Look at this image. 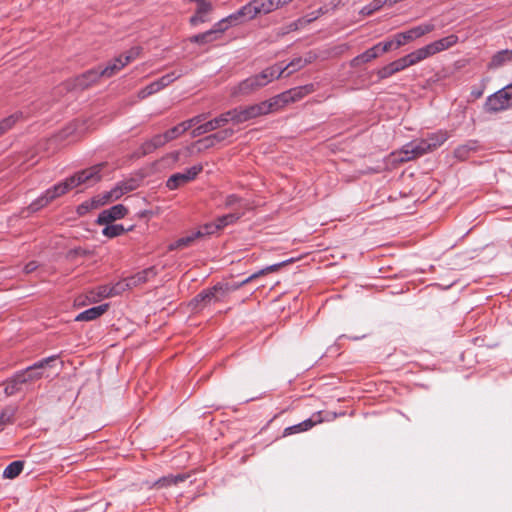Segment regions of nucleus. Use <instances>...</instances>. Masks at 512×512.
<instances>
[{
  "instance_id": "f257e3e1",
  "label": "nucleus",
  "mask_w": 512,
  "mask_h": 512,
  "mask_svg": "<svg viewBox=\"0 0 512 512\" xmlns=\"http://www.w3.org/2000/svg\"><path fill=\"white\" fill-rule=\"evenodd\" d=\"M105 163H99L93 165L87 169L81 170L74 175L66 178L51 188L47 189L40 197L33 201L29 209L33 212L45 207L56 198L66 194L72 188H75L81 184H94L101 180V171L105 167Z\"/></svg>"
},
{
  "instance_id": "f03ea898",
  "label": "nucleus",
  "mask_w": 512,
  "mask_h": 512,
  "mask_svg": "<svg viewBox=\"0 0 512 512\" xmlns=\"http://www.w3.org/2000/svg\"><path fill=\"white\" fill-rule=\"evenodd\" d=\"M276 10L273 0H251L236 12L227 16L225 20L230 27L253 20L258 15L270 14Z\"/></svg>"
},
{
  "instance_id": "7ed1b4c3",
  "label": "nucleus",
  "mask_w": 512,
  "mask_h": 512,
  "mask_svg": "<svg viewBox=\"0 0 512 512\" xmlns=\"http://www.w3.org/2000/svg\"><path fill=\"white\" fill-rule=\"evenodd\" d=\"M282 75L283 69H278L276 65L267 67L259 74L252 75L241 81L232 89L231 93L233 96L250 95Z\"/></svg>"
},
{
  "instance_id": "20e7f679",
  "label": "nucleus",
  "mask_w": 512,
  "mask_h": 512,
  "mask_svg": "<svg viewBox=\"0 0 512 512\" xmlns=\"http://www.w3.org/2000/svg\"><path fill=\"white\" fill-rule=\"evenodd\" d=\"M240 282L235 283H217L209 289L198 293L191 301L194 309H201L212 302L222 301L230 292L241 288Z\"/></svg>"
},
{
  "instance_id": "39448f33",
  "label": "nucleus",
  "mask_w": 512,
  "mask_h": 512,
  "mask_svg": "<svg viewBox=\"0 0 512 512\" xmlns=\"http://www.w3.org/2000/svg\"><path fill=\"white\" fill-rule=\"evenodd\" d=\"M59 361V357L53 355L48 357L47 359L39 362V364H35L33 367H29L26 371L17 374L5 387V393L7 395H13L21 390V386L27 383L30 380L38 378L41 376L38 373V369L43 368L45 365H54Z\"/></svg>"
},
{
  "instance_id": "423d86ee",
  "label": "nucleus",
  "mask_w": 512,
  "mask_h": 512,
  "mask_svg": "<svg viewBox=\"0 0 512 512\" xmlns=\"http://www.w3.org/2000/svg\"><path fill=\"white\" fill-rule=\"evenodd\" d=\"M271 99L246 107H236L235 124H241L260 116L275 112Z\"/></svg>"
},
{
  "instance_id": "0eeeda50",
  "label": "nucleus",
  "mask_w": 512,
  "mask_h": 512,
  "mask_svg": "<svg viewBox=\"0 0 512 512\" xmlns=\"http://www.w3.org/2000/svg\"><path fill=\"white\" fill-rule=\"evenodd\" d=\"M314 91L313 84L299 86L280 93L272 98L271 101L275 105V112L283 108L285 105L301 100L303 97Z\"/></svg>"
},
{
  "instance_id": "6e6552de",
  "label": "nucleus",
  "mask_w": 512,
  "mask_h": 512,
  "mask_svg": "<svg viewBox=\"0 0 512 512\" xmlns=\"http://www.w3.org/2000/svg\"><path fill=\"white\" fill-rule=\"evenodd\" d=\"M203 171V165L197 164L187 168L184 172L171 175L166 181V187L169 190H176L179 187L193 181Z\"/></svg>"
},
{
  "instance_id": "1a4fd4ad",
  "label": "nucleus",
  "mask_w": 512,
  "mask_h": 512,
  "mask_svg": "<svg viewBox=\"0 0 512 512\" xmlns=\"http://www.w3.org/2000/svg\"><path fill=\"white\" fill-rule=\"evenodd\" d=\"M100 78V67H97L87 70L73 79L68 80L66 84L68 89L85 90L97 83Z\"/></svg>"
},
{
  "instance_id": "9d476101",
  "label": "nucleus",
  "mask_w": 512,
  "mask_h": 512,
  "mask_svg": "<svg viewBox=\"0 0 512 512\" xmlns=\"http://www.w3.org/2000/svg\"><path fill=\"white\" fill-rule=\"evenodd\" d=\"M511 107L512 101L504 87L490 95L485 102V110L489 113L504 111Z\"/></svg>"
},
{
  "instance_id": "9b49d317",
  "label": "nucleus",
  "mask_w": 512,
  "mask_h": 512,
  "mask_svg": "<svg viewBox=\"0 0 512 512\" xmlns=\"http://www.w3.org/2000/svg\"><path fill=\"white\" fill-rule=\"evenodd\" d=\"M435 29V25L433 23H424L418 26H415L407 31L397 33L396 34V47H401L406 43L420 38L425 34L432 32Z\"/></svg>"
},
{
  "instance_id": "f8f14e48",
  "label": "nucleus",
  "mask_w": 512,
  "mask_h": 512,
  "mask_svg": "<svg viewBox=\"0 0 512 512\" xmlns=\"http://www.w3.org/2000/svg\"><path fill=\"white\" fill-rule=\"evenodd\" d=\"M430 152H433V149L424 138L416 140L406 144L403 147L401 151V153L403 154V156L401 157V161H410Z\"/></svg>"
},
{
  "instance_id": "ddd939ff",
  "label": "nucleus",
  "mask_w": 512,
  "mask_h": 512,
  "mask_svg": "<svg viewBox=\"0 0 512 512\" xmlns=\"http://www.w3.org/2000/svg\"><path fill=\"white\" fill-rule=\"evenodd\" d=\"M127 213H128V209L124 205L117 204V205L110 207L109 209L103 210L98 215L96 222L100 225L109 224L115 220L124 218Z\"/></svg>"
},
{
  "instance_id": "4468645a",
  "label": "nucleus",
  "mask_w": 512,
  "mask_h": 512,
  "mask_svg": "<svg viewBox=\"0 0 512 512\" xmlns=\"http://www.w3.org/2000/svg\"><path fill=\"white\" fill-rule=\"evenodd\" d=\"M172 140H174V138L170 134L169 129L165 131L163 134L154 135L151 139L145 141L141 145L142 154H150L154 152L156 149L163 147L166 143Z\"/></svg>"
},
{
  "instance_id": "2eb2a0df",
  "label": "nucleus",
  "mask_w": 512,
  "mask_h": 512,
  "mask_svg": "<svg viewBox=\"0 0 512 512\" xmlns=\"http://www.w3.org/2000/svg\"><path fill=\"white\" fill-rule=\"evenodd\" d=\"M190 2L197 3V9L193 16H191L189 22L192 26H197L200 23L207 22L208 15L212 11V4L206 0H189Z\"/></svg>"
},
{
  "instance_id": "dca6fc26",
  "label": "nucleus",
  "mask_w": 512,
  "mask_h": 512,
  "mask_svg": "<svg viewBox=\"0 0 512 512\" xmlns=\"http://www.w3.org/2000/svg\"><path fill=\"white\" fill-rule=\"evenodd\" d=\"M157 270L155 266H151L135 273L134 275L127 277V285L129 289L140 286L149 280L155 278Z\"/></svg>"
},
{
  "instance_id": "f3484780",
  "label": "nucleus",
  "mask_w": 512,
  "mask_h": 512,
  "mask_svg": "<svg viewBox=\"0 0 512 512\" xmlns=\"http://www.w3.org/2000/svg\"><path fill=\"white\" fill-rule=\"evenodd\" d=\"M208 117V113H202L196 115L186 121H183L176 126L169 129L170 134L174 139L178 138L180 135L184 134L187 130H189L192 126H195L202 121H204Z\"/></svg>"
},
{
  "instance_id": "a211bd4d",
  "label": "nucleus",
  "mask_w": 512,
  "mask_h": 512,
  "mask_svg": "<svg viewBox=\"0 0 512 512\" xmlns=\"http://www.w3.org/2000/svg\"><path fill=\"white\" fill-rule=\"evenodd\" d=\"M479 150L480 144L478 140H468L466 143L456 147L453 154L456 159L465 161L470 157L472 153H475Z\"/></svg>"
},
{
  "instance_id": "6ab92c4d",
  "label": "nucleus",
  "mask_w": 512,
  "mask_h": 512,
  "mask_svg": "<svg viewBox=\"0 0 512 512\" xmlns=\"http://www.w3.org/2000/svg\"><path fill=\"white\" fill-rule=\"evenodd\" d=\"M458 40L459 38L457 35L450 34L446 37L429 43L428 45L431 50L432 56L453 47L458 43Z\"/></svg>"
},
{
  "instance_id": "aec40b11",
  "label": "nucleus",
  "mask_w": 512,
  "mask_h": 512,
  "mask_svg": "<svg viewBox=\"0 0 512 512\" xmlns=\"http://www.w3.org/2000/svg\"><path fill=\"white\" fill-rule=\"evenodd\" d=\"M224 119L222 118H218L215 117L203 124H200L198 125L197 127H195L192 131H191V136L193 138H196V137H199L203 134H206L208 132H211V131H214L220 127H222L223 125L221 124V122L223 121Z\"/></svg>"
},
{
  "instance_id": "412c9836",
  "label": "nucleus",
  "mask_w": 512,
  "mask_h": 512,
  "mask_svg": "<svg viewBox=\"0 0 512 512\" xmlns=\"http://www.w3.org/2000/svg\"><path fill=\"white\" fill-rule=\"evenodd\" d=\"M406 69L405 64L403 62L402 57L383 66L377 71V75L379 79H386L388 77H391L397 72H400L402 70Z\"/></svg>"
},
{
  "instance_id": "4be33fe9",
  "label": "nucleus",
  "mask_w": 512,
  "mask_h": 512,
  "mask_svg": "<svg viewBox=\"0 0 512 512\" xmlns=\"http://www.w3.org/2000/svg\"><path fill=\"white\" fill-rule=\"evenodd\" d=\"M108 304H101L99 306L91 307L81 313H79L75 320L76 321H92L99 318L108 310Z\"/></svg>"
},
{
  "instance_id": "5701e85b",
  "label": "nucleus",
  "mask_w": 512,
  "mask_h": 512,
  "mask_svg": "<svg viewBox=\"0 0 512 512\" xmlns=\"http://www.w3.org/2000/svg\"><path fill=\"white\" fill-rule=\"evenodd\" d=\"M512 61V50L504 49L495 53L488 63L489 69H497L506 63Z\"/></svg>"
},
{
  "instance_id": "b1692460",
  "label": "nucleus",
  "mask_w": 512,
  "mask_h": 512,
  "mask_svg": "<svg viewBox=\"0 0 512 512\" xmlns=\"http://www.w3.org/2000/svg\"><path fill=\"white\" fill-rule=\"evenodd\" d=\"M294 261L293 258L291 259H288V260H285V261H282L280 263H276V264H273V265H270V266H267L253 274H251L249 277H247L246 279L242 280L240 282L241 286H244L246 285L247 283L251 282L252 280L262 276V275H265L267 273H271V272H276L278 271L282 266L288 264V263H292Z\"/></svg>"
},
{
  "instance_id": "393cba45",
  "label": "nucleus",
  "mask_w": 512,
  "mask_h": 512,
  "mask_svg": "<svg viewBox=\"0 0 512 512\" xmlns=\"http://www.w3.org/2000/svg\"><path fill=\"white\" fill-rule=\"evenodd\" d=\"M125 66L126 65L124 64L122 59L118 56L114 58L112 61H110L104 68L100 67L101 77L111 78Z\"/></svg>"
},
{
  "instance_id": "a878e982",
  "label": "nucleus",
  "mask_w": 512,
  "mask_h": 512,
  "mask_svg": "<svg viewBox=\"0 0 512 512\" xmlns=\"http://www.w3.org/2000/svg\"><path fill=\"white\" fill-rule=\"evenodd\" d=\"M449 138V134L446 130H438L434 133H430L427 135L426 140L427 143L431 146V148L436 150L438 147L443 145L447 139Z\"/></svg>"
},
{
  "instance_id": "bb28decb",
  "label": "nucleus",
  "mask_w": 512,
  "mask_h": 512,
  "mask_svg": "<svg viewBox=\"0 0 512 512\" xmlns=\"http://www.w3.org/2000/svg\"><path fill=\"white\" fill-rule=\"evenodd\" d=\"M377 57H378L377 51H376L375 47L373 46V47L367 49L366 51H364L363 53L354 57L351 60L350 64L352 67H358L361 64L370 62Z\"/></svg>"
},
{
  "instance_id": "cd10ccee",
  "label": "nucleus",
  "mask_w": 512,
  "mask_h": 512,
  "mask_svg": "<svg viewBox=\"0 0 512 512\" xmlns=\"http://www.w3.org/2000/svg\"><path fill=\"white\" fill-rule=\"evenodd\" d=\"M197 239H199V238L195 237V231H194L191 234L183 236V237L177 239L176 241L170 243L169 246H168V250L169 251H174V250H177V249H183V248L189 247Z\"/></svg>"
},
{
  "instance_id": "c85d7f7f",
  "label": "nucleus",
  "mask_w": 512,
  "mask_h": 512,
  "mask_svg": "<svg viewBox=\"0 0 512 512\" xmlns=\"http://www.w3.org/2000/svg\"><path fill=\"white\" fill-rule=\"evenodd\" d=\"M22 112H16L0 121V137L7 133L22 118Z\"/></svg>"
},
{
  "instance_id": "c756f323",
  "label": "nucleus",
  "mask_w": 512,
  "mask_h": 512,
  "mask_svg": "<svg viewBox=\"0 0 512 512\" xmlns=\"http://www.w3.org/2000/svg\"><path fill=\"white\" fill-rule=\"evenodd\" d=\"M242 215H243V213L234 212V213H229V214L222 215V216L218 217L215 220L218 230H221V229L225 228L226 226L235 223L237 220H239L242 217Z\"/></svg>"
},
{
  "instance_id": "7c9ffc66",
  "label": "nucleus",
  "mask_w": 512,
  "mask_h": 512,
  "mask_svg": "<svg viewBox=\"0 0 512 512\" xmlns=\"http://www.w3.org/2000/svg\"><path fill=\"white\" fill-rule=\"evenodd\" d=\"M24 462L22 461H14L10 463L4 470L3 476L7 479H14L17 477L23 470Z\"/></svg>"
},
{
  "instance_id": "2f4dec72",
  "label": "nucleus",
  "mask_w": 512,
  "mask_h": 512,
  "mask_svg": "<svg viewBox=\"0 0 512 512\" xmlns=\"http://www.w3.org/2000/svg\"><path fill=\"white\" fill-rule=\"evenodd\" d=\"M314 425L315 423L311 419H307L297 425L285 428L284 436L307 431L311 429Z\"/></svg>"
},
{
  "instance_id": "473e14b6",
  "label": "nucleus",
  "mask_w": 512,
  "mask_h": 512,
  "mask_svg": "<svg viewBox=\"0 0 512 512\" xmlns=\"http://www.w3.org/2000/svg\"><path fill=\"white\" fill-rule=\"evenodd\" d=\"M213 33L214 32H212L211 30H208L204 33H200V34L191 36L189 38V41L191 43H197L200 45L208 44V43H211V42H214L217 40V38L215 37V35Z\"/></svg>"
},
{
  "instance_id": "72a5a7b5",
  "label": "nucleus",
  "mask_w": 512,
  "mask_h": 512,
  "mask_svg": "<svg viewBox=\"0 0 512 512\" xmlns=\"http://www.w3.org/2000/svg\"><path fill=\"white\" fill-rule=\"evenodd\" d=\"M187 477L188 476L185 475V474H178L176 476L169 475V476H165V477L160 478L155 483V485L158 486V487L171 486V485L177 484L178 482H183Z\"/></svg>"
},
{
  "instance_id": "f704fd0d",
  "label": "nucleus",
  "mask_w": 512,
  "mask_h": 512,
  "mask_svg": "<svg viewBox=\"0 0 512 512\" xmlns=\"http://www.w3.org/2000/svg\"><path fill=\"white\" fill-rule=\"evenodd\" d=\"M106 227L102 230V234L108 238H114L122 235L126 229L122 224H105Z\"/></svg>"
},
{
  "instance_id": "c9c22d12",
  "label": "nucleus",
  "mask_w": 512,
  "mask_h": 512,
  "mask_svg": "<svg viewBox=\"0 0 512 512\" xmlns=\"http://www.w3.org/2000/svg\"><path fill=\"white\" fill-rule=\"evenodd\" d=\"M309 63V61L307 60H303L302 58H295L293 59L290 63H288L285 67H281V66H277L278 69H283V73L286 71V70H289V72L287 73V75H290L291 73L305 67L307 64Z\"/></svg>"
},
{
  "instance_id": "e433bc0d",
  "label": "nucleus",
  "mask_w": 512,
  "mask_h": 512,
  "mask_svg": "<svg viewBox=\"0 0 512 512\" xmlns=\"http://www.w3.org/2000/svg\"><path fill=\"white\" fill-rule=\"evenodd\" d=\"M218 227L214 222L206 223L202 225L197 231H195V237H198L199 239L204 238L206 236L215 234L218 232Z\"/></svg>"
},
{
  "instance_id": "4c0bfd02",
  "label": "nucleus",
  "mask_w": 512,
  "mask_h": 512,
  "mask_svg": "<svg viewBox=\"0 0 512 512\" xmlns=\"http://www.w3.org/2000/svg\"><path fill=\"white\" fill-rule=\"evenodd\" d=\"M384 5H388V0H373L372 3L364 6L360 12L362 15L369 16Z\"/></svg>"
},
{
  "instance_id": "58836bf2",
  "label": "nucleus",
  "mask_w": 512,
  "mask_h": 512,
  "mask_svg": "<svg viewBox=\"0 0 512 512\" xmlns=\"http://www.w3.org/2000/svg\"><path fill=\"white\" fill-rule=\"evenodd\" d=\"M378 56H380L383 53H386L390 51L391 49H398L399 47H396V35L393 39L385 41V42H379L376 45H374Z\"/></svg>"
},
{
  "instance_id": "ea45409f",
  "label": "nucleus",
  "mask_w": 512,
  "mask_h": 512,
  "mask_svg": "<svg viewBox=\"0 0 512 512\" xmlns=\"http://www.w3.org/2000/svg\"><path fill=\"white\" fill-rule=\"evenodd\" d=\"M217 144V142L214 140V137L212 134L205 136L202 139H199L196 141L193 146H198V151L201 152L206 149H210L214 147Z\"/></svg>"
},
{
  "instance_id": "a19ab883",
  "label": "nucleus",
  "mask_w": 512,
  "mask_h": 512,
  "mask_svg": "<svg viewBox=\"0 0 512 512\" xmlns=\"http://www.w3.org/2000/svg\"><path fill=\"white\" fill-rule=\"evenodd\" d=\"M142 48L141 47H132L130 50L125 52L124 54L120 55L119 57L122 59L125 65H128L130 62L137 59L141 54Z\"/></svg>"
},
{
  "instance_id": "79ce46f5",
  "label": "nucleus",
  "mask_w": 512,
  "mask_h": 512,
  "mask_svg": "<svg viewBox=\"0 0 512 512\" xmlns=\"http://www.w3.org/2000/svg\"><path fill=\"white\" fill-rule=\"evenodd\" d=\"M180 76L181 75L177 74L176 72H170V73L163 75L156 81L158 82V85H159L160 89L162 90L163 88H165L166 86H168L169 84L174 82L176 79H178Z\"/></svg>"
},
{
  "instance_id": "37998d69",
  "label": "nucleus",
  "mask_w": 512,
  "mask_h": 512,
  "mask_svg": "<svg viewBox=\"0 0 512 512\" xmlns=\"http://www.w3.org/2000/svg\"><path fill=\"white\" fill-rule=\"evenodd\" d=\"M160 90L161 89L158 85V82L154 81V82L150 83L149 85H147L145 88L141 89L138 93V97L140 99H144L154 93H157Z\"/></svg>"
},
{
  "instance_id": "c03bdc74",
  "label": "nucleus",
  "mask_w": 512,
  "mask_h": 512,
  "mask_svg": "<svg viewBox=\"0 0 512 512\" xmlns=\"http://www.w3.org/2000/svg\"><path fill=\"white\" fill-rule=\"evenodd\" d=\"M14 415L15 410L13 408L7 407L3 409L0 413V429L6 424L11 423Z\"/></svg>"
},
{
  "instance_id": "a18cd8bd",
  "label": "nucleus",
  "mask_w": 512,
  "mask_h": 512,
  "mask_svg": "<svg viewBox=\"0 0 512 512\" xmlns=\"http://www.w3.org/2000/svg\"><path fill=\"white\" fill-rule=\"evenodd\" d=\"M181 151L176 150L172 151L170 153H167L165 156H163L160 159L161 163H164L166 165L172 166L175 165L180 160Z\"/></svg>"
},
{
  "instance_id": "49530a36",
  "label": "nucleus",
  "mask_w": 512,
  "mask_h": 512,
  "mask_svg": "<svg viewBox=\"0 0 512 512\" xmlns=\"http://www.w3.org/2000/svg\"><path fill=\"white\" fill-rule=\"evenodd\" d=\"M229 28V25L227 24V21L225 18L221 19L217 23L213 25V27L210 29L215 37L218 39L221 38L222 34Z\"/></svg>"
},
{
  "instance_id": "de8ad7c7",
  "label": "nucleus",
  "mask_w": 512,
  "mask_h": 512,
  "mask_svg": "<svg viewBox=\"0 0 512 512\" xmlns=\"http://www.w3.org/2000/svg\"><path fill=\"white\" fill-rule=\"evenodd\" d=\"M235 131L233 128H225L218 132L213 133L214 140L217 143L223 142L234 135Z\"/></svg>"
},
{
  "instance_id": "09e8293b",
  "label": "nucleus",
  "mask_w": 512,
  "mask_h": 512,
  "mask_svg": "<svg viewBox=\"0 0 512 512\" xmlns=\"http://www.w3.org/2000/svg\"><path fill=\"white\" fill-rule=\"evenodd\" d=\"M119 185L121 186L122 191L126 194L128 192L136 190L139 186V183L137 179L130 178L120 181Z\"/></svg>"
},
{
  "instance_id": "8fccbe9b",
  "label": "nucleus",
  "mask_w": 512,
  "mask_h": 512,
  "mask_svg": "<svg viewBox=\"0 0 512 512\" xmlns=\"http://www.w3.org/2000/svg\"><path fill=\"white\" fill-rule=\"evenodd\" d=\"M111 201H114V200L110 196L109 191L93 197V202H95L97 208H99Z\"/></svg>"
},
{
  "instance_id": "3c124183",
  "label": "nucleus",
  "mask_w": 512,
  "mask_h": 512,
  "mask_svg": "<svg viewBox=\"0 0 512 512\" xmlns=\"http://www.w3.org/2000/svg\"><path fill=\"white\" fill-rule=\"evenodd\" d=\"M418 59L419 62L429 58L432 56L431 50L429 48V45H425L421 48L416 49L413 51Z\"/></svg>"
},
{
  "instance_id": "603ef678",
  "label": "nucleus",
  "mask_w": 512,
  "mask_h": 512,
  "mask_svg": "<svg viewBox=\"0 0 512 512\" xmlns=\"http://www.w3.org/2000/svg\"><path fill=\"white\" fill-rule=\"evenodd\" d=\"M92 209H97L95 202H93V198L80 204L77 207V213L79 215H84Z\"/></svg>"
},
{
  "instance_id": "864d4df0",
  "label": "nucleus",
  "mask_w": 512,
  "mask_h": 512,
  "mask_svg": "<svg viewBox=\"0 0 512 512\" xmlns=\"http://www.w3.org/2000/svg\"><path fill=\"white\" fill-rule=\"evenodd\" d=\"M110 288H111L112 297L123 293L126 289H129L128 285H127V279L125 278L123 281H120V282L116 283L115 285L110 286Z\"/></svg>"
},
{
  "instance_id": "5fc2aeb1",
  "label": "nucleus",
  "mask_w": 512,
  "mask_h": 512,
  "mask_svg": "<svg viewBox=\"0 0 512 512\" xmlns=\"http://www.w3.org/2000/svg\"><path fill=\"white\" fill-rule=\"evenodd\" d=\"M236 115V108H233L231 110H228L224 113H221L218 118H222L224 119L221 124L224 126L226 125L229 121H231L232 123L235 124V116Z\"/></svg>"
},
{
  "instance_id": "6e6d98bb",
  "label": "nucleus",
  "mask_w": 512,
  "mask_h": 512,
  "mask_svg": "<svg viewBox=\"0 0 512 512\" xmlns=\"http://www.w3.org/2000/svg\"><path fill=\"white\" fill-rule=\"evenodd\" d=\"M241 203V198L236 194H230L225 198L224 206L226 208L234 207Z\"/></svg>"
},
{
  "instance_id": "4d7b16f0",
  "label": "nucleus",
  "mask_w": 512,
  "mask_h": 512,
  "mask_svg": "<svg viewBox=\"0 0 512 512\" xmlns=\"http://www.w3.org/2000/svg\"><path fill=\"white\" fill-rule=\"evenodd\" d=\"M402 59H403V62L405 64L406 68H408L410 66H413V65H416V64L419 63V61H418V59H417V57H416L414 52H411V53L403 56Z\"/></svg>"
},
{
  "instance_id": "13d9d810",
  "label": "nucleus",
  "mask_w": 512,
  "mask_h": 512,
  "mask_svg": "<svg viewBox=\"0 0 512 512\" xmlns=\"http://www.w3.org/2000/svg\"><path fill=\"white\" fill-rule=\"evenodd\" d=\"M109 194L110 196L112 197L113 200H117L119 199L120 197H122L125 193L122 191V188L121 186L119 185V183H117L115 185V187H113L110 191H109Z\"/></svg>"
},
{
  "instance_id": "bf43d9fd",
  "label": "nucleus",
  "mask_w": 512,
  "mask_h": 512,
  "mask_svg": "<svg viewBox=\"0 0 512 512\" xmlns=\"http://www.w3.org/2000/svg\"><path fill=\"white\" fill-rule=\"evenodd\" d=\"M98 295L100 297H104V298L112 297L110 286H102V287H100Z\"/></svg>"
},
{
  "instance_id": "052dcab7",
  "label": "nucleus",
  "mask_w": 512,
  "mask_h": 512,
  "mask_svg": "<svg viewBox=\"0 0 512 512\" xmlns=\"http://www.w3.org/2000/svg\"><path fill=\"white\" fill-rule=\"evenodd\" d=\"M273 1L278 10V9L283 8V7L287 6L288 4H290L293 0H273Z\"/></svg>"
},
{
  "instance_id": "680f3d73",
  "label": "nucleus",
  "mask_w": 512,
  "mask_h": 512,
  "mask_svg": "<svg viewBox=\"0 0 512 512\" xmlns=\"http://www.w3.org/2000/svg\"><path fill=\"white\" fill-rule=\"evenodd\" d=\"M37 268L36 262L32 261L25 265L24 271L26 273H31Z\"/></svg>"
},
{
  "instance_id": "e2e57ef3",
  "label": "nucleus",
  "mask_w": 512,
  "mask_h": 512,
  "mask_svg": "<svg viewBox=\"0 0 512 512\" xmlns=\"http://www.w3.org/2000/svg\"><path fill=\"white\" fill-rule=\"evenodd\" d=\"M328 12V8L327 7H320L317 11H316V15L312 18V19H316L318 16L320 15H323L325 13Z\"/></svg>"
},
{
  "instance_id": "0e129e2a",
  "label": "nucleus",
  "mask_w": 512,
  "mask_h": 512,
  "mask_svg": "<svg viewBox=\"0 0 512 512\" xmlns=\"http://www.w3.org/2000/svg\"><path fill=\"white\" fill-rule=\"evenodd\" d=\"M343 338H344V336H340V337L338 338V341H337V342H335V344H334L331 348H333V349H340L342 346H341V344H340V342H339V341H341Z\"/></svg>"
},
{
  "instance_id": "69168bd1",
  "label": "nucleus",
  "mask_w": 512,
  "mask_h": 512,
  "mask_svg": "<svg viewBox=\"0 0 512 512\" xmlns=\"http://www.w3.org/2000/svg\"><path fill=\"white\" fill-rule=\"evenodd\" d=\"M74 251H75V253L79 254V253H81V248H77Z\"/></svg>"
},
{
  "instance_id": "338daca9",
  "label": "nucleus",
  "mask_w": 512,
  "mask_h": 512,
  "mask_svg": "<svg viewBox=\"0 0 512 512\" xmlns=\"http://www.w3.org/2000/svg\"><path fill=\"white\" fill-rule=\"evenodd\" d=\"M185 149H186V151H187L188 153H190V149H191L190 147H186Z\"/></svg>"
}]
</instances>
